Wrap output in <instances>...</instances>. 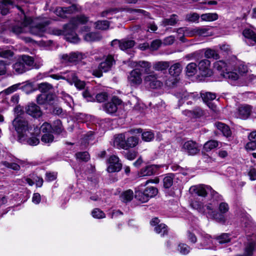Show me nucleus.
I'll use <instances>...</instances> for the list:
<instances>
[{
    "label": "nucleus",
    "mask_w": 256,
    "mask_h": 256,
    "mask_svg": "<svg viewBox=\"0 0 256 256\" xmlns=\"http://www.w3.org/2000/svg\"><path fill=\"white\" fill-rule=\"evenodd\" d=\"M52 98V95L42 93L38 96L36 98L37 102L40 104H43L47 102H50Z\"/></svg>",
    "instance_id": "obj_38"
},
{
    "label": "nucleus",
    "mask_w": 256,
    "mask_h": 256,
    "mask_svg": "<svg viewBox=\"0 0 256 256\" xmlns=\"http://www.w3.org/2000/svg\"><path fill=\"white\" fill-rule=\"evenodd\" d=\"M182 150L190 155H194L200 150L198 144L192 140L185 142L182 145Z\"/></svg>",
    "instance_id": "obj_15"
},
{
    "label": "nucleus",
    "mask_w": 256,
    "mask_h": 256,
    "mask_svg": "<svg viewBox=\"0 0 256 256\" xmlns=\"http://www.w3.org/2000/svg\"><path fill=\"white\" fill-rule=\"evenodd\" d=\"M174 174H168L163 180L164 186L165 188H170L173 184Z\"/></svg>",
    "instance_id": "obj_44"
},
{
    "label": "nucleus",
    "mask_w": 256,
    "mask_h": 256,
    "mask_svg": "<svg viewBox=\"0 0 256 256\" xmlns=\"http://www.w3.org/2000/svg\"><path fill=\"white\" fill-rule=\"evenodd\" d=\"M139 142V138L136 136H128L127 133L120 134L114 138V146L118 148L128 150L136 146Z\"/></svg>",
    "instance_id": "obj_5"
},
{
    "label": "nucleus",
    "mask_w": 256,
    "mask_h": 256,
    "mask_svg": "<svg viewBox=\"0 0 256 256\" xmlns=\"http://www.w3.org/2000/svg\"><path fill=\"white\" fill-rule=\"evenodd\" d=\"M144 84L152 88H158L162 86V82L158 80V75L152 72L144 78Z\"/></svg>",
    "instance_id": "obj_10"
},
{
    "label": "nucleus",
    "mask_w": 256,
    "mask_h": 256,
    "mask_svg": "<svg viewBox=\"0 0 256 256\" xmlns=\"http://www.w3.org/2000/svg\"><path fill=\"white\" fill-rule=\"evenodd\" d=\"M228 68L229 66L224 60H218L214 63V68L218 70L222 76L228 70Z\"/></svg>",
    "instance_id": "obj_32"
},
{
    "label": "nucleus",
    "mask_w": 256,
    "mask_h": 256,
    "mask_svg": "<svg viewBox=\"0 0 256 256\" xmlns=\"http://www.w3.org/2000/svg\"><path fill=\"white\" fill-rule=\"evenodd\" d=\"M213 246L212 240L208 234L204 235L200 240L198 248H210Z\"/></svg>",
    "instance_id": "obj_23"
},
{
    "label": "nucleus",
    "mask_w": 256,
    "mask_h": 256,
    "mask_svg": "<svg viewBox=\"0 0 256 256\" xmlns=\"http://www.w3.org/2000/svg\"><path fill=\"white\" fill-rule=\"evenodd\" d=\"M201 96L203 101L207 104L208 106L213 109V105L210 103V101L216 98V94L210 92H206L201 93Z\"/></svg>",
    "instance_id": "obj_28"
},
{
    "label": "nucleus",
    "mask_w": 256,
    "mask_h": 256,
    "mask_svg": "<svg viewBox=\"0 0 256 256\" xmlns=\"http://www.w3.org/2000/svg\"><path fill=\"white\" fill-rule=\"evenodd\" d=\"M198 94L197 92L194 93H188L184 92L182 96L181 100L185 102H186L188 104H192L194 101H195L198 98Z\"/></svg>",
    "instance_id": "obj_25"
},
{
    "label": "nucleus",
    "mask_w": 256,
    "mask_h": 256,
    "mask_svg": "<svg viewBox=\"0 0 256 256\" xmlns=\"http://www.w3.org/2000/svg\"><path fill=\"white\" fill-rule=\"evenodd\" d=\"M210 66V62L209 60L205 59L200 60L198 65L200 74L203 76H210L212 74Z\"/></svg>",
    "instance_id": "obj_14"
},
{
    "label": "nucleus",
    "mask_w": 256,
    "mask_h": 256,
    "mask_svg": "<svg viewBox=\"0 0 256 256\" xmlns=\"http://www.w3.org/2000/svg\"><path fill=\"white\" fill-rule=\"evenodd\" d=\"M158 193V189L152 186H147L144 192H136V198L142 203L147 202L150 198L155 196Z\"/></svg>",
    "instance_id": "obj_6"
},
{
    "label": "nucleus",
    "mask_w": 256,
    "mask_h": 256,
    "mask_svg": "<svg viewBox=\"0 0 256 256\" xmlns=\"http://www.w3.org/2000/svg\"><path fill=\"white\" fill-rule=\"evenodd\" d=\"M109 26V23L106 20L98 21L95 23V28L99 30H106Z\"/></svg>",
    "instance_id": "obj_51"
},
{
    "label": "nucleus",
    "mask_w": 256,
    "mask_h": 256,
    "mask_svg": "<svg viewBox=\"0 0 256 256\" xmlns=\"http://www.w3.org/2000/svg\"><path fill=\"white\" fill-rule=\"evenodd\" d=\"M32 180L30 178H24V180L30 186L34 185V182L37 187H41L43 184V179L39 176L33 175Z\"/></svg>",
    "instance_id": "obj_30"
},
{
    "label": "nucleus",
    "mask_w": 256,
    "mask_h": 256,
    "mask_svg": "<svg viewBox=\"0 0 256 256\" xmlns=\"http://www.w3.org/2000/svg\"><path fill=\"white\" fill-rule=\"evenodd\" d=\"M154 231L160 236H164L168 233L167 227L165 224L161 223L154 227Z\"/></svg>",
    "instance_id": "obj_43"
},
{
    "label": "nucleus",
    "mask_w": 256,
    "mask_h": 256,
    "mask_svg": "<svg viewBox=\"0 0 256 256\" xmlns=\"http://www.w3.org/2000/svg\"><path fill=\"white\" fill-rule=\"evenodd\" d=\"M178 250L182 254H186L190 252V248L186 244H180L178 246Z\"/></svg>",
    "instance_id": "obj_55"
},
{
    "label": "nucleus",
    "mask_w": 256,
    "mask_h": 256,
    "mask_svg": "<svg viewBox=\"0 0 256 256\" xmlns=\"http://www.w3.org/2000/svg\"><path fill=\"white\" fill-rule=\"evenodd\" d=\"M190 192L192 194H196L202 197H205L210 194L212 200L205 206L202 202L194 200L191 203L192 206L198 212L206 214L208 217L216 219L218 222H224V218L222 216L218 218H216L217 213L214 210L218 202L221 201L222 199V196L213 190L210 186L204 184L192 186L190 188Z\"/></svg>",
    "instance_id": "obj_1"
},
{
    "label": "nucleus",
    "mask_w": 256,
    "mask_h": 256,
    "mask_svg": "<svg viewBox=\"0 0 256 256\" xmlns=\"http://www.w3.org/2000/svg\"><path fill=\"white\" fill-rule=\"evenodd\" d=\"M52 130V126L48 122L44 123L40 128V130L44 134L50 133Z\"/></svg>",
    "instance_id": "obj_59"
},
{
    "label": "nucleus",
    "mask_w": 256,
    "mask_h": 256,
    "mask_svg": "<svg viewBox=\"0 0 256 256\" xmlns=\"http://www.w3.org/2000/svg\"><path fill=\"white\" fill-rule=\"evenodd\" d=\"M197 36H209L214 34L212 28L210 27H196Z\"/></svg>",
    "instance_id": "obj_26"
},
{
    "label": "nucleus",
    "mask_w": 256,
    "mask_h": 256,
    "mask_svg": "<svg viewBox=\"0 0 256 256\" xmlns=\"http://www.w3.org/2000/svg\"><path fill=\"white\" fill-rule=\"evenodd\" d=\"M52 128L53 131L56 133H61L63 130V128L60 120H55L53 123Z\"/></svg>",
    "instance_id": "obj_47"
},
{
    "label": "nucleus",
    "mask_w": 256,
    "mask_h": 256,
    "mask_svg": "<svg viewBox=\"0 0 256 256\" xmlns=\"http://www.w3.org/2000/svg\"><path fill=\"white\" fill-rule=\"evenodd\" d=\"M0 166H4L6 168H10L14 170H18L20 168V166L18 164L8 162V160L2 161L0 162Z\"/></svg>",
    "instance_id": "obj_42"
},
{
    "label": "nucleus",
    "mask_w": 256,
    "mask_h": 256,
    "mask_svg": "<svg viewBox=\"0 0 256 256\" xmlns=\"http://www.w3.org/2000/svg\"><path fill=\"white\" fill-rule=\"evenodd\" d=\"M131 64L133 67H138L142 68V70H144V74L147 75L151 73L150 72V70L152 67V64L144 60L134 62H132Z\"/></svg>",
    "instance_id": "obj_22"
},
{
    "label": "nucleus",
    "mask_w": 256,
    "mask_h": 256,
    "mask_svg": "<svg viewBox=\"0 0 256 256\" xmlns=\"http://www.w3.org/2000/svg\"><path fill=\"white\" fill-rule=\"evenodd\" d=\"M14 6H17L14 1L12 0H2L0 2V10L1 13L3 15L6 14L10 8H12Z\"/></svg>",
    "instance_id": "obj_21"
},
{
    "label": "nucleus",
    "mask_w": 256,
    "mask_h": 256,
    "mask_svg": "<svg viewBox=\"0 0 256 256\" xmlns=\"http://www.w3.org/2000/svg\"><path fill=\"white\" fill-rule=\"evenodd\" d=\"M130 13L136 14V16H146L147 12L145 10L140 9H130L128 10Z\"/></svg>",
    "instance_id": "obj_62"
},
{
    "label": "nucleus",
    "mask_w": 256,
    "mask_h": 256,
    "mask_svg": "<svg viewBox=\"0 0 256 256\" xmlns=\"http://www.w3.org/2000/svg\"><path fill=\"white\" fill-rule=\"evenodd\" d=\"M88 20L86 17L80 16L77 18H73L70 23L65 25L63 30L58 28H53L50 30V33L58 36L63 35L66 40L72 43L76 44L80 42V39L74 30L78 24H83L87 22Z\"/></svg>",
    "instance_id": "obj_3"
},
{
    "label": "nucleus",
    "mask_w": 256,
    "mask_h": 256,
    "mask_svg": "<svg viewBox=\"0 0 256 256\" xmlns=\"http://www.w3.org/2000/svg\"><path fill=\"white\" fill-rule=\"evenodd\" d=\"M170 66L168 62H157L154 64L153 68L156 70L162 71L167 69Z\"/></svg>",
    "instance_id": "obj_39"
},
{
    "label": "nucleus",
    "mask_w": 256,
    "mask_h": 256,
    "mask_svg": "<svg viewBox=\"0 0 256 256\" xmlns=\"http://www.w3.org/2000/svg\"><path fill=\"white\" fill-rule=\"evenodd\" d=\"M115 64L116 61L114 56L108 54L104 56V60L98 66L100 71L98 72L97 74L94 72V74L98 77H100L102 76V72H108Z\"/></svg>",
    "instance_id": "obj_7"
},
{
    "label": "nucleus",
    "mask_w": 256,
    "mask_h": 256,
    "mask_svg": "<svg viewBox=\"0 0 256 256\" xmlns=\"http://www.w3.org/2000/svg\"><path fill=\"white\" fill-rule=\"evenodd\" d=\"M183 114L190 118H196L202 114V111L198 109L196 112L191 110H186L182 112Z\"/></svg>",
    "instance_id": "obj_52"
},
{
    "label": "nucleus",
    "mask_w": 256,
    "mask_h": 256,
    "mask_svg": "<svg viewBox=\"0 0 256 256\" xmlns=\"http://www.w3.org/2000/svg\"><path fill=\"white\" fill-rule=\"evenodd\" d=\"M12 67L14 72L18 74H22L28 70V68L24 65L20 58L14 64Z\"/></svg>",
    "instance_id": "obj_31"
},
{
    "label": "nucleus",
    "mask_w": 256,
    "mask_h": 256,
    "mask_svg": "<svg viewBox=\"0 0 256 256\" xmlns=\"http://www.w3.org/2000/svg\"><path fill=\"white\" fill-rule=\"evenodd\" d=\"M108 96L107 93L106 92H101L98 94L96 96V98L98 102H104V100H106L108 98Z\"/></svg>",
    "instance_id": "obj_64"
},
{
    "label": "nucleus",
    "mask_w": 256,
    "mask_h": 256,
    "mask_svg": "<svg viewBox=\"0 0 256 256\" xmlns=\"http://www.w3.org/2000/svg\"><path fill=\"white\" fill-rule=\"evenodd\" d=\"M78 10L76 6L72 5L68 8H58L56 9V14L62 18H66V14L72 13Z\"/></svg>",
    "instance_id": "obj_20"
},
{
    "label": "nucleus",
    "mask_w": 256,
    "mask_h": 256,
    "mask_svg": "<svg viewBox=\"0 0 256 256\" xmlns=\"http://www.w3.org/2000/svg\"><path fill=\"white\" fill-rule=\"evenodd\" d=\"M198 72L197 65L194 62L188 64L186 67V74L188 76H192Z\"/></svg>",
    "instance_id": "obj_35"
},
{
    "label": "nucleus",
    "mask_w": 256,
    "mask_h": 256,
    "mask_svg": "<svg viewBox=\"0 0 256 256\" xmlns=\"http://www.w3.org/2000/svg\"><path fill=\"white\" fill-rule=\"evenodd\" d=\"M204 56L206 58H212L214 59H218L219 58L218 54L217 52L212 49H208L204 52Z\"/></svg>",
    "instance_id": "obj_50"
},
{
    "label": "nucleus",
    "mask_w": 256,
    "mask_h": 256,
    "mask_svg": "<svg viewBox=\"0 0 256 256\" xmlns=\"http://www.w3.org/2000/svg\"><path fill=\"white\" fill-rule=\"evenodd\" d=\"M9 64L4 60H0V76L6 74L7 68Z\"/></svg>",
    "instance_id": "obj_61"
},
{
    "label": "nucleus",
    "mask_w": 256,
    "mask_h": 256,
    "mask_svg": "<svg viewBox=\"0 0 256 256\" xmlns=\"http://www.w3.org/2000/svg\"><path fill=\"white\" fill-rule=\"evenodd\" d=\"M54 140V136L50 133L44 134L41 138V140L42 142L48 144L53 142Z\"/></svg>",
    "instance_id": "obj_48"
},
{
    "label": "nucleus",
    "mask_w": 256,
    "mask_h": 256,
    "mask_svg": "<svg viewBox=\"0 0 256 256\" xmlns=\"http://www.w3.org/2000/svg\"><path fill=\"white\" fill-rule=\"evenodd\" d=\"M12 124L18 134V140L20 142H26L30 146H36L40 142L39 138L34 136L27 138V134L29 130L28 122L18 118L13 120Z\"/></svg>",
    "instance_id": "obj_4"
},
{
    "label": "nucleus",
    "mask_w": 256,
    "mask_h": 256,
    "mask_svg": "<svg viewBox=\"0 0 256 256\" xmlns=\"http://www.w3.org/2000/svg\"><path fill=\"white\" fill-rule=\"evenodd\" d=\"M243 36L248 40L256 44V34L250 29H245L242 32Z\"/></svg>",
    "instance_id": "obj_36"
},
{
    "label": "nucleus",
    "mask_w": 256,
    "mask_h": 256,
    "mask_svg": "<svg viewBox=\"0 0 256 256\" xmlns=\"http://www.w3.org/2000/svg\"><path fill=\"white\" fill-rule=\"evenodd\" d=\"M135 44L134 41L132 40H114L111 42V46L114 48L118 47L122 50H126L132 48Z\"/></svg>",
    "instance_id": "obj_13"
},
{
    "label": "nucleus",
    "mask_w": 256,
    "mask_h": 256,
    "mask_svg": "<svg viewBox=\"0 0 256 256\" xmlns=\"http://www.w3.org/2000/svg\"><path fill=\"white\" fill-rule=\"evenodd\" d=\"M107 171L108 172H119L122 168V164L120 162V159L116 156H111L107 160Z\"/></svg>",
    "instance_id": "obj_11"
},
{
    "label": "nucleus",
    "mask_w": 256,
    "mask_h": 256,
    "mask_svg": "<svg viewBox=\"0 0 256 256\" xmlns=\"http://www.w3.org/2000/svg\"><path fill=\"white\" fill-rule=\"evenodd\" d=\"M234 70L238 72L240 76H242L248 71V67L244 64H240Z\"/></svg>",
    "instance_id": "obj_57"
},
{
    "label": "nucleus",
    "mask_w": 256,
    "mask_h": 256,
    "mask_svg": "<svg viewBox=\"0 0 256 256\" xmlns=\"http://www.w3.org/2000/svg\"><path fill=\"white\" fill-rule=\"evenodd\" d=\"M216 126L218 130H219L225 136L228 137L230 136L231 132L229 127L222 122H218L216 124Z\"/></svg>",
    "instance_id": "obj_34"
},
{
    "label": "nucleus",
    "mask_w": 256,
    "mask_h": 256,
    "mask_svg": "<svg viewBox=\"0 0 256 256\" xmlns=\"http://www.w3.org/2000/svg\"><path fill=\"white\" fill-rule=\"evenodd\" d=\"M72 77L68 78V82L70 84H74L75 86L79 89H82L84 87L85 83L83 81L79 80L74 72L70 73Z\"/></svg>",
    "instance_id": "obj_29"
},
{
    "label": "nucleus",
    "mask_w": 256,
    "mask_h": 256,
    "mask_svg": "<svg viewBox=\"0 0 256 256\" xmlns=\"http://www.w3.org/2000/svg\"><path fill=\"white\" fill-rule=\"evenodd\" d=\"M196 28H180L178 30V32L179 34H184V36H197Z\"/></svg>",
    "instance_id": "obj_33"
},
{
    "label": "nucleus",
    "mask_w": 256,
    "mask_h": 256,
    "mask_svg": "<svg viewBox=\"0 0 256 256\" xmlns=\"http://www.w3.org/2000/svg\"><path fill=\"white\" fill-rule=\"evenodd\" d=\"M20 59L22 62H24V65L28 68V70L34 64V60L31 56H22V58Z\"/></svg>",
    "instance_id": "obj_46"
},
{
    "label": "nucleus",
    "mask_w": 256,
    "mask_h": 256,
    "mask_svg": "<svg viewBox=\"0 0 256 256\" xmlns=\"http://www.w3.org/2000/svg\"><path fill=\"white\" fill-rule=\"evenodd\" d=\"M162 167V165L152 164L148 166L141 169L138 173V176L140 177L152 176L156 174Z\"/></svg>",
    "instance_id": "obj_17"
},
{
    "label": "nucleus",
    "mask_w": 256,
    "mask_h": 256,
    "mask_svg": "<svg viewBox=\"0 0 256 256\" xmlns=\"http://www.w3.org/2000/svg\"><path fill=\"white\" fill-rule=\"evenodd\" d=\"M26 110L28 114L34 118H39L42 115L40 108L35 104H28L26 108Z\"/></svg>",
    "instance_id": "obj_19"
},
{
    "label": "nucleus",
    "mask_w": 256,
    "mask_h": 256,
    "mask_svg": "<svg viewBox=\"0 0 256 256\" xmlns=\"http://www.w3.org/2000/svg\"><path fill=\"white\" fill-rule=\"evenodd\" d=\"M76 158L86 162L90 159V155L86 152H80L76 154Z\"/></svg>",
    "instance_id": "obj_58"
},
{
    "label": "nucleus",
    "mask_w": 256,
    "mask_h": 256,
    "mask_svg": "<svg viewBox=\"0 0 256 256\" xmlns=\"http://www.w3.org/2000/svg\"><path fill=\"white\" fill-rule=\"evenodd\" d=\"M218 142L216 140H210L206 142L204 146V149L206 152H209L218 147Z\"/></svg>",
    "instance_id": "obj_41"
},
{
    "label": "nucleus",
    "mask_w": 256,
    "mask_h": 256,
    "mask_svg": "<svg viewBox=\"0 0 256 256\" xmlns=\"http://www.w3.org/2000/svg\"><path fill=\"white\" fill-rule=\"evenodd\" d=\"M85 57L84 54L79 52H71L68 54H62L60 56L61 61L63 63H76Z\"/></svg>",
    "instance_id": "obj_9"
},
{
    "label": "nucleus",
    "mask_w": 256,
    "mask_h": 256,
    "mask_svg": "<svg viewBox=\"0 0 256 256\" xmlns=\"http://www.w3.org/2000/svg\"><path fill=\"white\" fill-rule=\"evenodd\" d=\"M218 210L220 214L226 213L229 210L228 204L224 202H221L219 204Z\"/></svg>",
    "instance_id": "obj_60"
},
{
    "label": "nucleus",
    "mask_w": 256,
    "mask_h": 256,
    "mask_svg": "<svg viewBox=\"0 0 256 256\" xmlns=\"http://www.w3.org/2000/svg\"><path fill=\"white\" fill-rule=\"evenodd\" d=\"M122 104V100L116 96H114L111 100L104 104V110L107 114H112L118 110V106Z\"/></svg>",
    "instance_id": "obj_12"
},
{
    "label": "nucleus",
    "mask_w": 256,
    "mask_h": 256,
    "mask_svg": "<svg viewBox=\"0 0 256 256\" xmlns=\"http://www.w3.org/2000/svg\"><path fill=\"white\" fill-rule=\"evenodd\" d=\"M252 108L250 106L244 104L240 106L236 112V116L238 118L246 120L250 114Z\"/></svg>",
    "instance_id": "obj_18"
},
{
    "label": "nucleus",
    "mask_w": 256,
    "mask_h": 256,
    "mask_svg": "<svg viewBox=\"0 0 256 256\" xmlns=\"http://www.w3.org/2000/svg\"><path fill=\"white\" fill-rule=\"evenodd\" d=\"M162 41L160 40H153L150 44V48L152 50H157L162 45Z\"/></svg>",
    "instance_id": "obj_63"
},
{
    "label": "nucleus",
    "mask_w": 256,
    "mask_h": 256,
    "mask_svg": "<svg viewBox=\"0 0 256 256\" xmlns=\"http://www.w3.org/2000/svg\"><path fill=\"white\" fill-rule=\"evenodd\" d=\"M52 88V86L51 84L44 82L38 85V89L39 90L44 94H46L49 90H51Z\"/></svg>",
    "instance_id": "obj_53"
},
{
    "label": "nucleus",
    "mask_w": 256,
    "mask_h": 256,
    "mask_svg": "<svg viewBox=\"0 0 256 256\" xmlns=\"http://www.w3.org/2000/svg\"><path fill=\"white\" fill-rule=\"evenodd\" d=\"M248 244L246 246L245 250V254L246 256H250L252 254V251L254 250V246L256 243V236L254 234L248 238Z\"/></svg>",
    "instance_id": "obj_27"
},
{
    "label": "nucleus",
    "mask_w": 256,
    "mask_h": 256,
    "mask_svg": "<svg viewBox=\"0 0 256 256\" xmlns=\"http://www.w3.org/2000/svg\"><path fill=\"white\" fill-rule=\"evenodd\" d=\"M222 76L224 78L232 84H234L240 78L239 74L234 71L226 72V73L222 74Z\"/></svg>",
    "instance_id": "obj_24"
},
{
    "label": "nucleus",
    "mask_w": 256,
    "mask_h": 256,
    "mask_svg": "<svg viewBox=\"0 0 256 256\" xmlns=\"http://www.w3.org/2000/svg\"><path fill=\"white\" fill-rule=\"evenodd\" d=\"M154 134L152 131H146L142 133V138L143 140L149 142L154 139Z\"/></svg>",
    "instance_id": "obj_49"
},
{
    "label": "nucleus",
    "mask_w": 256,
    "mask_h": 256,
    "mask_svg": "<svg viewBox=\"0 0 256 256\" xmlns=\"http://www.w3.org/2000/svg\"><path fill=\"white\" fill-rule=\"evenodd\" d=\"M177 22V18L175 15H173L170 18L166 19L162 21V24L164 26H174Z\"/></svg>",
    "instance_id": "obj_56"
},
{
    "label": "nucleus",
    "mask_w": 256,
    "mask_h": 256,
    "mask_svg": "<svg viewBox=\"0 0 256 256\" xmlns=\"http://www.w3.org/2000/svg\"><path fill=\"white\" fill-rule=\"evenodd\" d=\"M48 24V20L42 18L25 17L20 25H16L12 28V32L16 34L29 32L32 34L41 37L44 36L46 26Z\"/></svg>",
    "instance_id": "obj_2"
},
{
    "label": "nucleus",
    "mask_w": 256,
    "mask_h": 256,
    "mask_svg": "<svg viewBox=\"0 0 256 256\" xmlns=\"http://www.w3.org/2000/svg\"><path fill=\"white\" fill-rule=\"evenodd\" d=\"M92 217L96 218H102L106 216L104 213L99 208L94 209L92 212Z\"/></svg>",
    "instance_id": "obj_54"
},
{
    "label": "nucleus",
    "mask_w": 256,
    "mask_h": 256,
    "mask_svg": "<svg viewBox=\"0 0 256 256\" xmlns=\"http://www.w3.org/2000/svg\"><path fill=\"white\" fill-rule=\"evenodd\" d=\"M218 16L216 13H206L200 16V18L202 21L212 22L218 20Z\"/></svg>",
    "instance_id": "obj_40"
},
{
    "label": "nucleus",
    "mask_w": 256,
    "mask_h": 256,
    "mask_svg": "<svg viewBox=\"0 0 256 256\" xmlns=\"http://www.w3.org/2000/svg\"><path fill=\"white\" fill-rule=\"evenodd\" d=\"M134 197V193L132 190H126L120 196L121 200L124 202H127L132 200Z\"/></svg>",
    "instance_id": "obj_37"
},
{
    "label": "nucleus",
    "mask_w": 256,
    "mask_h": 256,
    "mask_svg": "<svg viewBox=\"0 0 256 256\" xmlns=\"http://www.w3.org/2000/svg\"><path fill=\"white\" fill-rule=\"evenodd\" d=\"M182 70V68L179 63L174 64L170 67L169 69V73L171 76L175 78L174 79V81L172 82V84L169 83V82H166V84L168 86H173L176 84V82L178 80L177 77L180 74Z\"/></svg>",
    "instance_id": "obj_16"
},
{
    "label": "nucleus",
    "mask_w": 256,
    "mask_h": 256,
    "mask_svg": "<svg viewBox=\"0 0 256 256\" xmlns=\"http://www.w3.org/2000/svg\"><path fill=\"white\" fill-rule=\"evenodd\" d=\"M100 38V35L95 32H90L84 36V40L90 42L99 40Z\"/></svg>",
    "instance_id": "obj_45"
},
{
    "label": "nucleus",
    "mask_w": 256,
    "mask_h": 256,
    "mask_svg": "<svg viewBox=\"0 0 256 256\" xmlns=\"http://www.w3.org/2000/svg\"><path fill=\"white\" fill-rule=\"evenodd\" d=\"M127 78L128 82L131 86L138 87L142 82V73L138 68L131 70Z\"/></svg>",
    "instance_id": "obj_8"
}]
</instances>
